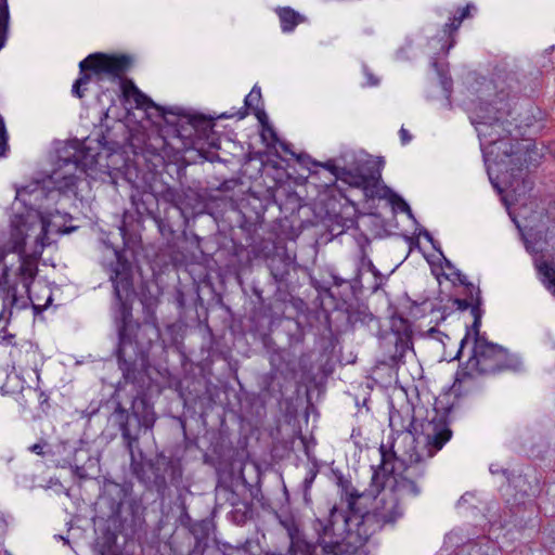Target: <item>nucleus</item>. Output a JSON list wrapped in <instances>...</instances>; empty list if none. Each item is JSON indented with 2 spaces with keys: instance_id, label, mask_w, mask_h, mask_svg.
<instances>
[{
  "instance_id": "obj_1",
  "label": "nucleus",
  "mask_w": 555,
  "mask_h": 555,
  "mask_svg": "<svg viewBox=\"0 0 555 555\" xmlns=\"http://www.w3.org/2000/svg\"><path fill=\"white\" fill-rule=\"evenodd\" d=\"M85 170L79 165L78 155L60 158L56 168L42 180L33 179L15 186V201L21 203L26 211L15 215L11 220L8 250L18 253L22 257L28 249V255L39 257L49 245L48 233L64 232L62 222L66 215L43 210L44 201L55 202L57 197H79V186L83 183L80 173Z\"/></svg>"
},
{
  "instance_id": "obj_2",
  "label": "nucleus",
  "mask_w": 555,
  "mask_h": 555,
  "mask_svg": "<svg viewBox=\"0 0 555 555\" xmlns=\"http://www.w3.org/2000/svg\"><path fill=\"white\" fill-rule=\"evenodd\" d=\"M349 519L347 515L333 508L328 522L323 525V532L320 534L319 543L312 545L304 540L292 539L291 554L292 555H337L343 552V544L346 542L348 545H354V533L347 529Z\"/></svg>"
},
{
  "instance_id": "obj_3",
  "label": "nucleus",
  "mask_w": 555,
  "mask_h": 555,
  "mask_svg": "<svg viewBox=\"0 0 555 555\" xmlns=\"http://www.w3.org/2000/svg\"><path fill=\"white\" fill-rule=\"evenodd\" d=\"M455 302L459 309L464 310L472 307V313L474 315V323L462 339L459 351V353H461L465 347L472 346V353L463 367V375L468 378L482 377L486 365V340L479 336V328L481 326V314L479 311L481 305L480 291H476L475 298L470 291L469 300L456 299Z\"/></svg>"
},
{
  "instance_id": "obj_4",
  "label": "nucleus",
  "mask_w": 555,
  "mask_h": 555,
  "mask_svg": "<svg viewBox=\"0 0 555 555\" xmlns=\"http://www.w3.org/2000/svg\"><path fill=\"white\" fill-rule=\"evenodd\" d=\"M372 483L370 495L378 494L379 496H375L376 503L374 511L363 516L362 522L359 525V532L361 527L370 525L371 522H375L377 528L383 527L385 524L393 522L402 514V509L395 493L385 488L379 489L382 485L379 472H374Z\"/></svg>"
},
{
  "instance_id": "obj_5",
  "label": "nucleus",
  "mask_w": 555,
  "mask_h": 555,
  "mask_svg": "<svg viewBox=\"0 0 555 555\" xmlns=\"http://www.w3.org/2000/svg\"><path fill=\"white\" fill-rule=\"evenodd\" d=\"M129 57L121 56H109L102 53H95L89 55L87 59L80 62V70L91 69L95 75H109L118 77L129 66Z\"/></svg>"
},
{
  "instance_id": "obj_6",
  "label": "nucleus",
  "mask_w": 555,
  "mask_h": 555,
  "mask_svg": "<svg viewBox=\"0 0 555 555\" xmlns=\"http://www.w3.org/2000/svg\"><path fill=\"white\" fill-rule=\"evenodd\" d=\"M423 435L428 449L427 456L433 457L451 439L452 431L444 417H434L423 425Z\"/></svg>"
},
{
  "instance_id": "obj_7",
  "label": "nucleus",
  "mask_w": 555,
  "mask_h": 555,
  "mask_svg": "<svg viewBox=\"0 0 555 555\" xmlns=\"http://www.w3.org/2000/svg\"><path fill=\"white\" fill-rule=\"evenodd\" d=\"M520 366L518 357L511 356L501 346L488 341V374L505 370L517 371Z\"/></svg>"
},
{
  "instance_id": "obj_8",
  "label": "nucleus",
  "mask_w": 555,
  "mask_h": 555,
  "mask_svg": "<svg viewBox=\"0 0 555 555\" xmlns=\"http://www.w3.org/2000/svg\"><path fill=\"white\" fill-rule=\"evenodd\" d=\"M526 247L530 253L535 254L533 261L539 278L545 288L555 296V259L548 262L537 256L538 253L542 251V248L531 245L528 238H526Z\"/></svg>"
},
{
  "instance_id": "obj_9",
  "label": "nucleus",
  "mask_w": 555,
  "mask_h": 555,
  "mask_svg": "<svg viewBox=\"0 0 555 555\" xmlns=\"http://www.w3.org/2000/svg\"><path fill=\"white\" fill-rule=\"evenodd\" d=\"M115 256L116 264L111 269L109 278L113 282L116 297L121 299L122 293H128V291L131 288V280L128 264L121 261L117 253H115Z\"/></svg>"
},
{
  "instance_id": "obj_10",
  "label": "nucleus",
  "mask_w": 555,
  "mask_h": 555,
  "mask_svg": "<svg viewBox=\"0 0 555 555\" xmlns=\"http://www.w3.org/2000/svg\"><path fill=\"white\" fill-rule=\"evenodd\" d=\"M386 483L390 486L386 489L392 491L398 501L409 496H416L420 493L417 485L406 477L400 476L397 478L395 476H388Z\"/></svg>"
},
{
  "instance_id": "obj_11",
  "label": "nucleus",
  "mask_w": 555,
  "mask_h": 555,
  "mask_svg": "<svg viewBox=\"0 0 555 555\" xmlns=\"http://www.w3.org/2000/svg\"><path fill=\"white\" fill-rule=\"evenodd\" d=\"M505 124H506V121L501 120V118H495L490 124V132L488 131V137L492 135V134L499 135L498 139H494L491 142V145H492V149L490 151L491 154L494 153V147H496L498 150H503V152L506 156H508L511 153V150L507 149V143L504 141L505 135L511 132V130L507 129Z\"/></svg>"
},
{
  "instance_id": "obj_12",
  "label": "nucleus",
  "mask_w": 555,
  "mask_h": 555,
  "mask_svg": "<svg viewBox=\"0 0 555 555\" xmlns=\"http://www.w3.org/2000/svg\"><path fill=\"white\" fill-rule=\"evenodd\" d=\"M25 286L28 288V285H25ZM27 293H29L28 289H27ZM5 300H10L11 306L13 308H16L17 310H22V309L27 308L28 304L31 302L33 308L36 311H40L43 308L49 306V304L52 301V296H51V294H49L46 304L43 306H41L40 304H37V302L34 301V299L31 298L30 294H28L26 297L18 298L16 296V294H15V289L13 288L12 292L8 294V297H7Z\"/></svg>"
},
{
  "instance_id": "obj_13",
  "label": "nucleus",
  "mask_w": 555,
  "mask_h": 555,
  "mask_svg": "<svg viewBox=\"0 0 555 555\" xmlns=\"http://www.w3.org/2000/svg\"><path fill=\"white\" fill-rule=\"evenodd\" d=\"M122 93L127 100H132L139 108L154 106V103L131 81L124 83Z\"/></svg>"
},
{
  "instance_id": "obj_14",
  "label": "nucleus",
  "mask_w": 555,
  "mask_h": 555,
  "mask_svg": "<svg viewBox=\"0 0 555 555\" xmlns=\"http://www.w3.org/2000/svg\"><path fill=\"white\" fill-rule=\"evenodd\" d=\"M283 31H292L296 25L304 21V17L289 8L278 10Z\"/></svg>"
},
{
  "instance_id": "obj_15",
  "label": "nucleus",
  "mask_w": 555,
  "mask_h": 555,
  "mask_svg": "<svg viewBox=\"0 0 555 555\" xmlns=\"http://www.w3.org/2000/svg\"><path fill=\"white\" fill-rule=\"evenodd\" d=\"M466 109L469 113V118L472 124L475 126L476 130L479 131V126H481L483 119V107L482 104H477L474 99H470L466 102ZM478 137L480 138V132H478Z\"/></svg>"
},
{
  "instance_id": "obj_16",
  "label": "nucleus",
  "mask_w": 555,
  "mask_h": 555,
  "mask_svg": "<svg viewBox=\"0 0 555 555\" xmlns=\"http://www.w3.org/2000/svg\"><path fill=\"white\" fill-rule=\"evenodd\" d=\"M9 7L7 0L0 3V50L3 48L9 28Z\"/></svg>"
},
{
  "instance_id": "obj_17",
  "label": "nucleus",
  "mask_w": 555,
  "mask_h": 555,
  "mask_svg": "<svg viewBox=\"0 0 555 555\" xmlns=\"http://www.w3.org/2000/svg\"><path fill=\"white\" fill-rule=\"evenodd\" d=\"M345 181L348 182L351 186L362 189L366 196L373 195V193L370 191L372 179L362 175L347 173Z\"/></svg>"
},
{
  "instance_id": "obj_18",
  "label": "nucleus",
  "mask_w": 555,
  "mask_h": 555,
  "mask_svg": "<svg viewBox=\"0 0 555 555\" xmlns=\"http://www.w3.org/2000/svg\"><path fill=\"white\" fill-rule=\"evenodd\" d=\"M470 10H475V7L467 4L465 8L459 9L457 12L453 15L452 22L450 24H446L444 31L456 30L463 20L470 15Z\"/></svg>"
},
{
  "instance_id": "obj_19",
  "label": "nucleus",
  "mask_w": 555,
  "mask_h": 555,
  "mask_svg": "<svg viewBox=\"0 0 555 555\" xmlns=\"http://www.w3.org/2000/svg\"><path fill=\"white\" fill-rule=\"evenodd\" d=\"M261 99V92L259 88L254 87L251 91L245 98V105L250 108L258 106Z\"/></svg>"
},
{
  "instance_id": "obj_20",
  "label": "nucleus",
  "mask_w": 555,
  "mask_h": 555,
  "mask_svg": "<svg viewBox=\"0 0 555 555\" xmlns=\"http://www.w3.org/2000/svg\"><path fill=\"white\" fill-rule=\"evenodd\" d=\"M91 79V76L88 74H82L74 83L73 86V93L77 95L78 98H82V93L80 91V88L82 86H86L89 83Z\"/></svg>"
},
{
  "instance_id": "obj_21",
  "label": "nucleus",
  "mask_w": 555,
  "mask_h": 555,
  "mask_svg": "<svg viewBox=\"0 0 555 555\" xmlns=\"http://www.w3.org/2000/svg\"><path fill=\"white\" fill-rule=\"evenodd\" d=\"M475 502L480 503L481 500L477 498V495L474 491H467L459 500V505L463 506V505L467 504V505L474 506Z\"/></svg>"
},
{
  "instance_id": "obj_22",
  "label": "nucleus",
  "mask_w": 555,
  "mask_h": 555,
  "mask_svg": "<svg viewBox=\"0 0 555 555\" xmlns=\"http://www.w3.org/2000/svg\"><path fill=\"white\" fill-rule=\"evenodd\" d=\"M399 209H401L402 211L406 212L410 217H412V211H411V208L410 206L408 205V203H405L402 198L398 197L397 201L395 202Z\"/></svg>"
},
{
  "instance_id": "obj_23",
  "label": "nucleus",
  "mask_w": 555,
  "mask_h": 555,
  "mask_svg": "<svg viewBox=\"0 0 555 555\" xmlns=\"http://www.w3.org/2000/svg\"><path fill=\"white\" fill-rule=\"evenodd\" d=\"M400 138L403 144H406L411 141V135L409 134L408 130L404 128L400 129Z\"/></svg>"
},
{
  "instance_id": "obj_24",
  "label": "nucleus",
  "mask_w": 555,
  "mask_h": 555,
  "mask_svg": "<svg viewBox=\"0 0 555 555\" xmlns=\"http://www.w3.org/2000/svg\"><path fill=\"white\" fill-rule=\"evenodd\" d=\"M29 450L38 455H42L43 454V444H40V443H35L33 444Z\"/></svg>"
},
{
  "instance_id": "obj_25",
  "label": "nucleus",
  "mask_w": 555,
  "mask_h": 555,
  "mask_svg": "<svg viewBox=\"0 0 555 555\" xmlns=\"http://www.w3.org/2000/svg\"><path fill=\"white\" fill-rule=\"evenodd\" d=\"M393 467H389V463L387 462V460L385 459V454L383 453L382 470L384 472V474H386L390 473Z\"/></svg>"
},
{
  "instance_id": "obj_26",
  "label": "nucleus",
  "mask_w": 555,
  "mask_h": 555,
  "mask_svg": "<svg viewBox=\"0 0 555 555\" xmlns=\"http://www.w3.org/2000/svg\"><path fill=\"white\" fill-rule=\"evenodd\" d=\"M473 77L469 76L468 79H467V83H468V91L472 92V94H474L475 91H477V89L475 88L474 83H470L469 79H472Z\"/></svg>"
},
{
  "instance_id": "obj_27",
  "label": "nucleus",
  "mask_w": 555,
  "mask_h": 555,
  "mask_svg": "<svg viewBox=\"0 0 555 555\" xmlns=\"http://www.w3.org/2000/svg\"><path fill=\"white\" fill-rule=\"evenodd\" d=\"M491 183H492L493 188L498 191V193H499V194H502V193L504 192V191L500 188L499 182H496V181H493V180H492V181H491Z\"/></svg>"
},
{
  "instance_id": "obj_28",
  "label": "nucleus",
  "mask_w": 555,
  "mask_h": 555,
  "mask_svg": "<svg viewBox=\"0 0 555 555\" xmlns=\"http://www.w3.org/2000/svg\"><path fill=\"white\" fill-rule=\"evenodd\" d=\"M153 423H154V417H153V416H151L150 418H147V417L145 418V424H146L147 426H152V425H153Z\"/></svg>"
},
{
  "instance_id": "obj_29",
  "label": "nucleus",
  "mask_w": 555,
  "mask_h": 555,
  "mask_svg": "<svg viewBox=\"0 0 555 555\" xmlns=\"http://www.w3.org/2000/svg\"><path fill=\"white\" fill-rule=\"evenodd\" d=\"M21 270H23V271L27 270V271H29V274H30V275L33 274V272H31V270L28 268V266L26 267L25 264H23V266L21 267Z\"/></svg>"
},
{
  "instance_id": "obj_30",
  "label": "nucleus",
  "mask_w": 555,
  "mask_h": 555,
  "mask_svg": "<svg viewBox=\"0 0 555 555\" xmlns=\"http://www.w3.org/2000/svg\"><path fill=\"white\" fill-rule=\"evenodd\" d=\"M480 152L482 153V157L486 159V152L483 150V145L481 142H480Z\"/></svg>"
},
{
  "instance_id": "obj_31",
  "label": "nucleus",
  "mask_w": 555,
  "mask_h": 555,
  "mask_svg": "<svg viewBox=\"0 0 555 555\" xmlns=\"http://www.w3.org/2000/svg\"><path fill=\"white\" fill-rule=\"evenodd\" d=\"M453 46V41H451L448 46V48L446 49V53L448 52V50ZM442 50H444V46L441 47Z\"/></svg>"
},
{
  "instance_id": "obj_32",
  "label": "nucleus",
  "mask_w": 555,
  "mask_h": 555,
  "mask_svg": "<svg viewBox=\"0 0 555 555\" xmlns=\"http://www.w3.org/2000/svg\"><path fill=\"white\" fill-rule=\"evenodd\" d=\"M502 199H503V202H504L506 205H511V203L508 202V199H507V196H506V195H504V196L502 197Z\"/></svg>"
},
{
  "instance_id": "obj_33",
  "label": "nucleus",
  "mask_w": 555,
  "mask_h": 555,
  "mask_svg": "<svg viewBox=\"0 0 555 555\" xmlns=\"http://www.w3.org/2000/svg\"><path fill=\"white\" fill-rule=\"evenodd\" d=\"M425 236H426L429 241H431V236H430V234H429V233H427V232H426V233H425Z\"/></svg>"
}]
</instances>
